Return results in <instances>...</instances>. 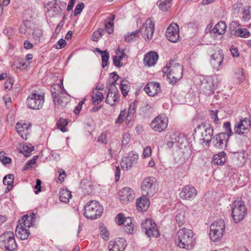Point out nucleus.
I'll use <instances>...</instances> for the list:
<instances>
[{
  "label": "nucleus",
  "mask_w": 251,
  "mask_h": 251,
  "mask_svg": "<svg viewBox=\"0 0 251 251\" xmlns=\"http://www.w3.org/2000/svg\"><path fill=\"white\" fill-rule=\"evenodd\" d=\"M176 245L179 248L190 250L195 244V238L192 230L185 228L179 229L175 239Z\"/></svg>",
  "instance_id": "obj_1"
},
{
  "label": "nucleus",
  "mask_w": 251,
  "mask_h": 251,
  "mask_svg": "<svg viewBox=\"0 0 251 251\" xmlns=\"http://www.w3.org/2000/svg\"><path fill=\"white\" fill-rule=\"evenodd\" d=\"M163 73L167 74V77L171 83H175L180 79L183 75V67L178 63L167 64L163 69Z\"/></svg>",
  "instance_id": "obj_2"
},
{
  "label": "nucleus",
  "mask_w": 251,
  "mask_h": 251,
  "mask_svg": "<svg viewBox=\"0 0 251 251\" xmlns=\"http://www.w3.org/2000/svg\"><path fill=\"white\" fill-rule=\"evenodd\" d=\"M61 86L58 84L53 85L51 88V92L53 98V101L56 108L65 107L69 102V99L65 92H60Z\"/></svg>",
  "instance_id": "obj_3"
},
{
  "label": "nucleus",
  "mask_w": 251,
  "mask_h": 251,
  "mask_svg": "<svg viewBox=\"0 0 251 251\" xmlns=\"http://www.w3.org/2000/svg\"><path fill=\"white\" fill-rule=\"evenodd\" d=\"M103 207L95 201L87 202L85 206L84 216L91 219L100 217L103 213Z\"/></svg>",
  "instance_id": "obj_4"
},
{
  "label": "nucleus",
  "mask_w": 251,
  "mask_h": 251,
  "mask_svg": "<svg viewBox=\"0 0 251 251\" xmlns=\"http://www.w3.org/2000/svg\"><path fill=\"white\" fill-rule=\"evenodd\" d=\"M225 225L223 220L220 219L214 222L210 227V237L214 242L221 240L225 231Z\"/></svg>",
  "instance_id": "obj_5"
},
{
  "label": "nucleus",
  "mask_w": 251,
  "mask_h": 251,
  "mask_svg": "<svg viewBox=\"0 0 251 251\" xmlns=\"http://www.w3.org/2000/svg\"><path fill=\"white\" fill-rule=\"evenodd\" d=\"M0 245L8 251L16 249L17 245L13 232L6 231L0 236Z\"/></svg>",
  "instance_id": "obj_6"
},
{
  "label": "nucleus",
  "mask_w": 251,
  "mask_h": 251,
  "mask_svg": "<svg viewBox=\"0 0 251 251\" xmlns=\"http://www.w3.org/2000/svg\"><path fill=\"white\" fill-rule=\"evenodd\" d=\"M156 180L153 177L145 178L141 185L142 193L144 196L151 197L156 192Z\"/></svg>",
  "instance_id": "obj_7"
},
{
  "label": "nucleus",
  "mask_w": 251,
  "mask_h": 251,
  "mask_svg": "<svg viewBox=\"0 0 251 251\" xmlns=\"http://www.w3.org/2000/svg\"><path fill=\"white\" fill-rule=\"evenodd\" d=\"M43 93H33L26 99V104L29 108L39 110L42 108L45 101Z\"/></svg>",
  "instance_id": "obj_8"
},
{
  "label": "nucleus",
  "mask_w": 251,
  "mask_h": 251,
  "mask_svg": "<svg viewBox=\"0 0 251 251\" xmlns=\"http://www.w3.org/2000/svg\"><path fill=\"white\" fill-rule=\"evenodd\" d=\"M247 210L242 201H235L232 210V217L234 221L238 223L244 219Z\"/></svg>",
  "instance_id": "obj_9"
},
{
  "label": "nucleus",
  "mask_w": 251,
  "mask_h": 251,
  "mask_svg": "<svg viewBox=\"0 0 251 251\" xmlns=\"http://www.w3.org/2000/svg\"><path fill=\"white\" fill-rule=\"evenodd\" d=\"M142 229L149 237L158 238L160 234L156 224L151 219H147L142 223Z\"/></svg>",
  "instance_id": "obj_10"
},
{
  "label": "nucleus",
  "mask_w": 251,
  "mask_h": 251,
  "mask_svg": "<svg viewBox=\"0 0 251 251\" xmlns=\"http://www.w3.org/2000/svg\"><path fill=\"white\" fill-rule=\"evenodd\" d=\"M168 119L165 115H158L151 121L150 124L151 128L156 132H161L167 127Z\"/></svg>",
  "instance_id": "obj_11"
},
{
  "label": "nucleus",
  "mask_w": 251,
  "mask_h": 251,
  "mask_svg": "<svg viewBox=\"0 0 251 251\" xmlns=\"http://www.w3.org/2000/svg\"><path fill=\"white\" fill-rule=\"evenodd\" d=\"M154 29V25L151 19H148L138 30V33L141 32L143 38L146 41H150L152 37Z\"/></svg>",
  "instance_id": "obj_12"
},
{
  "label": "nucleus",
  "mask_w": 251,
  "mask_h": 251,
  "mask_svg": "<svg viewBox=\"0 0 251 251\" xmlns=\"http://www.w3.org/2000/svg\"><path fill=\"white\" fill-rule=\"evenodd\" d=\"M251 126V121L248 118L241 119L235 124L234 133L238 135L247 134L250 131Z\"/></svg>",
  "instance_id": "obj_13"
},
{
  "label": "nucleus",
  "mask_w": 251,
  "mask_h": 251,
  "mask_svg": "<svg viewBox=\"0 0 251 251\" xmlns=\"http://www.w3.org/2000/svg\"><path fill=\"white\" fill-rule=\"evenodd\" d=\"M198 128L201 131L202 137L201 140L206 143H209L211 141L213 134V128L211 125L206 123H202L198 126Z\"/></svg>",
  "instance_id": "obj_14"
},
{
  "label": "nucleus",
  "mask_w": 251,
  "mask_h": 251,
  "mask_svg": "<svg viewBox=\"0 0 251 251\" xmlns=\"http://www.w3.org/2000/svg\"><path fill=\"white\" fill-rule=\"evenodd\" d=\"M135 198V194L132 189L125 187L119 192V200L124 204L132 201Z\"/></svg>",
  "instance_id": "obj_15"
},
{
  "label": "nucleus",
  "mask_w": 251,
  "mask_h": 251,
  "mask_svg": "<svg viewBox=\"0 0 251 251\" xmlns=\"http://www.w3.org/2000/svg\"><path fill=\"white\" fill-rule=\"evenodd\" d=\"M166 36L170 42H176L179 37L178 25L175 23L171 24L167 29Z\"/></svg>",
  "instance_id": "obj_16"
},
{
  "label": "nucleus",
  "mask_w": 251,
  "mask_h": 251,
  "mask_svg": "<svg viewBox=\"0 0 251 251\" xmlns=\"http://www.w3.org/2000/svg\"><path fill=\"white\" fill-rule=\"evenodd\" d=\"M119 92L116 86L114 85H109L105 102L112 106L119 100Z\"/></svg>",
  "instance_id": "obj_17"
},
{
  "label": "nucleus",
  "mask_w": 251,
  "mask_h": 251,
  "mask_svg": "<svg viewBox=\"0 0 251 251\" xmlns=\"http://www.w3.org/2000/svg\"><path fill=\"white\" fill-rule=\"evenodd\" d=\"M138 155L136 153L131 152L128 156L123 158L121 162V167L123 169L127 170L137 162Z\"/></svg>",
  "instance_id": "obj_18"
},
{
  "label": "nucleus",
  "mask_w": 251,
  "mask_h": 251,
  "mask_svg": "<svg viewBox=\"0 0 251 251\" xmlns=\"http://www.w3.org/2000/svg\"><path fill=\"white\" fill-rule=\"evenodd\" d=\"M223 59L224 55L222 51L218 49L211 57V65L214 69L219 71L221 68V65L223 63Z\"/></svg>",
  "instance_id": "obj_19"
},
{
  "label": "nucleus",
  "mask_w": 251,
  "mask_h": 251,
  "mask_svg": "<svg viewBox=\"0 0 251 251\" xmlns=\"http://www.w3.org/2000/svg\"><path fill=\"white\" fill-rule=\"evenodd\" d=\"M126 245V240L124 238H116L109 242V251H124Z\"/></svg>",
  "instance_id": "obj_20"
},
{
  "label": "nucleus",
  "mask_w": 251,
  "mask_h": 251,
  "mask_svg": "<svg viewBox=\"0 0 251 251\" xmlns=\"http://www.w3.org/2000/svg\"><path fill=\"white\" fill-rule=\"evenodd\" d=\"M197 194V191L194 187L186 185L182 188L180 193V197L183 200H192L196 197Z\"/></svg>",
  "instance_id": "obj_21"
},
{
  "label": "nucleus",
  "mask_w": 251,
  "mask_h": 251,
  "mask_svg": "<svg viewBox=\"0 0 251 251\" xmlns=\"http://www.w3.org/2000/svg\"><path fill=\"white\" fill-rule=\"evenodd\" d=\"M227 140L226 134L222 132L216 135L213 137L212 143L216 148L223 149L226 147Z\"/></svg>",
  "instance_id": "obj_22"
},
{
  "label": "nucleus",
  "mask_w": 251,
  "mask_h": 251,
  "mask_svg": "<svg viewBox=\"0 0 251 251\" xmlns=\"http://www.w3.org/2000/svg\"><path fill=\"white\" fill-rule=\"evenodd\" d=\"M144 90L146 93L151 97H153L160 91V86L158 82H149L145 87Z\"/></svg>",
  "instance_id": "obj_23"
},
{
  "label": "nucleus",
  "mask_w": 251,
  "mask_h": 251,
  "mask_svg": "<svg viewBox=\"0 0 251 251\" xmlns=\"http://www.w3.org/2000/svg\"><path fill=\"white\" fill-rule=\"evenodd\" d=\"M36 218V215L32 214V215H24L21 220L19 221V225H21L22 226L29 228L32 226Z\"/></svg>",
  "instance_id": "obj_24"
},
{
  "label": "nucleus",
  "mask_w": 251,
  "mask_h": 251,
  "mask_svg": "<svg viewBox=\"0 0 251 251\" xmlns=\"http://www.w3.org/2000/svg\"><path fill=\"white\" fill-rule=\"evenodd\" d=\"M158 59V54L154 51H151L145 55L144 63L146 66H151L156 63Z\"/></svg>",
  "instance_id": "obj_25"
},
{
  "label": "nucleus",
  "mask_w": 251,
  "mask_h": 251,
  "mask_svg": "<svg viewBox=\"0 0 251 251\" xmlns=\"http://www.w3.org/2000/svg\"><path fill=\"white\" fill-rule=\"evenodd\" d=\"M147 196H143L136 201V206L138 210L141 211H146L150 205V201Z\"/></svg>",
  "instance_id": "obj_26"
},
{
  "label": "nucleus",
  "mask_w": 251,
  "mask_h": 251,
  "mask_svg": "<svg viewBox=\"0 0 251 251\" xmlns=\"http://www.w3.org/2000/svg\"><path fill=\"white\" fill-rule=\"evenodd\" d=\"M226 29V25L225 22L220 21L218 22L210 31V34L213 35L217 34L222 35L224 34Z\"/></svg>",
  "instance_id": "obj_27"
},
{
  "label": "nucleus",
  "mask_w": 251,
  "mask_h": 251,
  "mask_svg": "<svg viewBox=\"0 0 251 251\" xmlns=\"http://www.w3.org/2000/svg\"><path fill=\"white\" fill-rule=\"evenodd\" d=\"M15 234L17 237L22 240H25L29 236L30 232L28 228L18 224L16 227Z\"/></svg>",
  "instance_id": "obj_28"
},
{
  "label": "nucleus",
  "mask_w": 251,
  "mask_h": 251,
  "mask_svg": "<svg viewBox=\"0 0 251 251\" xmlns=\"http://www.w3.org/2000/svg\"><path fill=\"white\" fill-rule=\"evenodd\" d=\"M91 97L93 103L94 104H98L100 103L103 99V94L102 92L99 91V89L94 90Z\"/></svg>",
  "instance_id": "obj_29"
},
{
  "label": "nucleus",
  "mask_w": 251,
  "mask_h": 251,
  "mask_svg": "<svg viewBox=\"0 0 251 251\" xmlns=\"http://www.w3.org/2000/svg\"><path fill=\"white\" fill-rule=\"evenodd\" d=\"M115 16L114 15L111 14L108 17L105 22V28L109 34H111L113 32L114 23Z\"/></svg>",
  "instance_id": "obj_30"
},
{
  "label": "nucleus",
  "mask_w": 251,
  "mask_h": 251,
  "mask_svg": "<svg viewBox=\"0 0 251 251\" xmlns=\"http://www.w3.org/2000/svg\"><path fill=\"white\" fill-rule=\"evenodd\" d=\"M172 0H158L157 5L162 11H168L172 6Z\"/></svg>",
  "instance_id": "obj_31"
},
{
  "label": "nucleus",
  "mask_w": 251,
  "mask_h": 251,
  "mask_svg": "<svg viewBox=\"0 0 251 251\" xmlns=\"http://www.w3.org/2000/svg\"><path fill=\"white\" fill-rule=\"evenodd\" d=\"M95 51L101 55L102 67L103 68H104L108 64V61L109 58V54L108 52L106 50H101L98 48H96Z\"/></svg>",
  "instance_id": "obj_32"
},
{
  "label": "nucleus",
  "mask_w": 251,
  "mask_h": 251,
  "mask_svg": "<svg viewBox=\"0 0 251 251\" xmlns=\"http://www.w3.org/2000/svg\"><path fill=\"white\" fill-rule=\"evenodd\" d=\"M226 153L224 151L219 153L214 156L213 162L215 165L223 164L226 161Z\"/></svg>",
  "instance_id": "obj_33"
},
{
  "label": "nucleus",
  "mask_w": 251,
  "mask_h": 251,
  "mask_svg": "<svg viewBox=\"0 0 251 251\" xmlns=\"http://www.w3.org/2000/svg\"><path fill=\"white\" fill-rule=\"evenodd\" d=\"M34 150V147L31 144L25 143L23 144L22 149L20 150V151L25 156L28 157Z\"/></svg>",
  "instance_id": "obj_34"
},
{
  "label": "nucleus",
  "mask_w": 251,
  "mask_h": 251,
  "mask_svg": "<svg viewBox=\"0 0 251 251\" xmlns=\"http://www.w3.org/2000/svg\"><path fill=\"white\" fill-rule=\"evenodd\" d=\"M71 192L67 190L63 189L60 192V201L62 202L67 203L69 201V199L71 198Z\"/></svg>",
  "instance_id": "obj_35"
},
{
  "label": "nucleus",
  "mask_w": 251,
  "mask_h": 251,
  "mask_svg": "<svg viewBox=\"0 0 251 251\" xmlns=\"http://www.w3.org/2000/svg\"><path fill=\"white\" fill-rule=\"evenodd\" d=\"M14 176L13 174H9L5 176L3 179V183L4 185H8L7 189L10 190L13 186Z\"/></svg>",
  "instance_id": "obj_36"
},
{
  "label": "nucleus",
  "mask_w": 251,
  "mask_h": 251,
  "mask_svg": "<svg viewBox=\"0 0 251 251\" xmlns=\"http://www.w3.org/2000/svg\"><path fill=\"white\" fill-rule=\"evenodd\" d=\"M124 230L127 233H132L133 231V225L132 223V219L130 217L126 218L124 223Z\"/></svg>",
  "instance_id": "obj_37"
},
{
  "label": "nucleus",
  "mask_w": 251,
  "mask_h": 251,
  "mask_svg": "<svg viewBox=\"0 0 251 251\" xmlns=\"http://www.w3.org/2000/svg\"><path fill=\"white\" fill-rule=\"evenodd\" d=\"M176 222L179 226H182L185 222V212L181 210L176 217Z\"/></svg>",
  "instance_id": "obj_38"
},
{
  "label": "nucleus",
  "mask_w": 251,
  "mask_h": 251,
  "mask_svg": "<svg viewBox=\"0 0 251 251\" xmlns=\"http://www.w3.org/2000/svg\"><path fill=\"white\" fill-rule=\"evenodd\" d=\"M235 34L236 36L243 38H247L250 35V32L246 28H239L235 30Z\"/></svg>",
  "instance_id": "obj_39"
},
{
  "label": "nucleus",
  "mask_w": 251,
  "mask_h": 251,
  "mask_svg": "<svg viewBox=\"0 0 251 251\" xmlns=\"http://www.w3.org/2000/svg\"><path fill=\"white\" fill-rule=\"evenodd\" d=\"M235 76L239 81H243L245 79V76L243 70L241 68H238L234 71Z\"/></svg>",
  "instance_id": "obj_40"
},
{
  "label": "nucleus",
  "mask_w": 251,
  "mask_h": 251,
  "mask_svg": "<svg viewBox=\"0 0 251 251\" xmlns=\"http://www.w3.org/2000/svg\"><path fill=\"white\" fill-rule=\"evenodd\" d=\"M68 122L66 120L64 119H60L57 122L58 128L63 132L67 131V128L66 126L67 125Z\"/></svg>",
  "instance_id": "obj_41"
},
{
  "label": "nucleus",
  "mask_w": 251,
  "mask_h": 251,
  "mask_svg": "<svg viewBox=\"0 0 251 251\" xmlns=\"http://www.w3.org/2000/svg\"><path fill=\"white\" fill-rule=\"evenodd\" d=\"M135 101L132 102L129 104V106L128 110V112L127 114V117L131 119L135 113Z\"/></svg>",
  "instance_id": "obj_42"
},
{
  "label": "nucleus",
  "mask_w": 251,
  "mask_h": 251,
  "mask_svg": "<svg viewBox=\"0 0 251 251\" xmlns=\"http://www.w3.org/2000/svg\"><path fill=\"white\" fill-rule=\"evenodd\" d=\"M0 161L3 164H9L11 162V159L5 156V153L4 151H1L0 152Z\"/></svg>",
  "instance_id": "obj_43"
},
{
  "label": "nucleus",
  "mask_w": 251,
  "mask_h": 251,
  "mask_svg": "<svg viewBox=\"0 0 251 251\" xmlns=\"http://www.w3.org/2000/svg\"><path fill=\"white\" fill-rule=\"evenodd\" d=\"M119 76L116 72L110 74L109 78L110 85H114L116 86V81L118 80Z\"/></svg>",
  "instance_id": "obj_44"
},
{
  "label": "nucleus",
  "mask_w": 251,
  "mask_h": 251,
  "mask_svg": "<svg viewBox=\"0 0 251 251\" xmlns=\"http://www.w3.org/2000/svg\"><path fill=\"white\" fill-rule=\"evenodd\" d=\"M138 34V30L128 33L125 36V40L127 42H130L131 40L133 39L134 38L136 37Z\"/></svg>",
  "instance_id": "obj_45"
},
{
  "label": "nucleus",
  "mask_w": 251,
  "mask_h": 251,
  "mask_svg": "<svg viewBox=\"0 0 251 251\" xmlns=\"http://www.w3.org/2000/svg\"><path fill=\"white\" fill-rule=\"evenodd\" d=\"M224 127L225 128V130L226 131V133H225V134H226V136H227L228 137L229 136L232 135L233 132L230 127V122H227L225 123L224 125Z\"/></svg>",
  "instance_id": "obj_46"
},
{
  "label": "nucleus",
  "mask_w": 251,
  "mask_h": 251,
  "mask_svg": "<svg viewBox=\"0 0 251 251\" xmlns=\"http://www.w3.org/2000/svg\"><path fill=\"white\" fill-rule=\"evenodd\" d=\"M123 58L120 55H116L113 57V62L114 65L118 67H120L123 66L122 60Z\"/></svg>",
  "instance_id": "obj_47"
},
{
  "label": "nucleus",
  "mask_w": 251,
  "mask_h": 251,
  "mask_svg": "<svg viewBox=\"0 0 251 251\" xmlns=\"http://www.w3.org/2000/svg\"><path fill=\"white\" fill-rule=\"evenodd\" d=\"M97 141L104 144H107V133L102 132L98 137Z\"/></svg>",
  "instance_id": "obj_48"
},
{
  "label": "nucleus",
  "mask_w": 251,
  "mask_h": 251,
  "mask_svg": "<svg viewBox=\"0 0 251 251\" xmlns=\"http://www.w3.org/2000/svg\"><path fill=\"white\" fill-rule=\"evenodd\" d=\"M206 83L207 85L205 86V89H206V92L210 94L215 90V86L213 84H212V82L210 80L206 81Z\"/></svg>",
  "instance_id": "obj_49"
},
{
  "label": "nucleus",
  "mask_w": 251,
  "mask_h": 251,
  "mask_svg": "<svg viewBox=\"0 0 251 251\" xmlns=\"http://www.w3.org/2000/svg\"><path fill=\"white\" fill-rule=\"evenodd\" d=\"M124 81H122L121 84V89L122 94L124 96L126 97L128 93L129 88L127 84H124Z\"/></svg>",
  "instance_id": "obj_50"
},
{
  "label": "nucleus",
  "mask_w": 251,
  "mask_h": 251,
  "mask_svg": "<svg viewBox=\"0 0 251 251\" xmlns=\"http://www.w3.org/2000/svg\"><path fill=\"white\" fill-rule=\"evenodd\" d=\"M125 219L126 218L124 217V215L120 213L117 215L115 221L119 225H121L124 224Z\"/></svg>",
  "instance_id": "obj_51"
},
{
  "label": "nucleus",
  "mask_w": 251,
  "mask_h": 251,
  "mask_svg": "<svg viewBox=\"0 0 251 251\" xmlns=\"http://www.w3.org/2000/svg\"><path fill=\"white\" fill-rule=\"evenodd\" d=\"M128 50H126V49L123 50H121L120 48H119L117 50V52H116L117 55H120L122 58H127L128 57V55L127 54L126 52H128Z\"/></svg>",
  "instance_id": "obj_52"
},
{
  "label": "nucleus",
  "mask_w": 251,
  "mask_h": 251,
  "mask_svg": "<svg viewBox=\"0 0 251 251\" xmlns=\"http://www.w3.org/2000/svg\"><path fill=\"white\" fill-rule=\"evenodd\" d=\"M84 8V3L82 2L78 3L76 6L75 7L74 10V14L75 15H77L82 11V9Z\"/></svg>",
  "instance_id": "obj_53"
},
{
  "label": "nucleus",
  "mask_w": 251,
  "mask_h": 251,
  "mask_svg": "<svg viewBox=\"0 0 251 251\" xmlns=\"http://www.w3.org/2000/svg\"><path fill=\"white\" fill-rule=\"evenodd\" d=\"M17 131L19 134V135L23 139L26 140V135L28 133L27 131V129H25V130L22 131L20 130L19 127H16Z\"/></svg>",
  "instance_id": "obj_54"
},
{
  "label": "nucleus",
  "mask_w": 251,
  "mask_h": 251,
  "mask_svg": "<svg viewBox=\"0 0 251 251\" xmlns=\"http://www.w3.org/2000/svg\"><path fill=\"white\" fill-rule=\"evenodd\" d=\"M151 148L148 146L146 147L143 151V157L144 158L149 157L151 155Z\"/></svg>",
  "instance_id": "obj_55"
},
{
  "label": "nucleus",
  "mask_w": 251,
  "mask_h": 251,
  "mask_svg": "<svg viewBox=\"0 0 251 251\" xmlns=\"http://www.w3.org/2000/svg\"><path fill=\"white\" fill-rule=\"evenodd\" d=\"M141 111L144 113L146 114H148L150 113L152 111V107L151 105L149 104H146V105L143 106L141 109Z\"/></svg>",
  "instance_id": "obj_56"
},
{
  "label": "nucleus",
  "mask_w": 251,
  "mask_h": 251,
  "mask_svg": "<svg viewBox=\"0 0 251 251\" xmlns=\"http://www.w3.org/2000/svg\"><path fill=\"white\" fill-rule=\"evenodd\" d=\"M66 44L65 41L63 39H61L55 45V47L56 49H61L64 47Z\"/></svg>",
  "instance_id": "obj_57"
},
{
  "label": "nucleus",
  "mask_w": 251,
  "mask_h": 251,
  "mask_svg": "<svg viewBox=\"0 0 251 251\" xmlns=\"http://www.w3.org/2000/svg\"><path fill=\"white\" fill-rule=\"evenodd\" d=\"M230 51L233 57H237L239 56V53L237 48L234 46H232L230 47Z\"/></svg>",
  "instance_id": "obj_58"
},
{
  "label": "nucleus",
  "mask_w": 251,
  "mask_h": 251,
  "mask_svg": "<svg viewBox=\"0 0 251 251\" xmlns=\"http://www.w3.org/2000/svg\"><path fill=\"white\" fill-rule=\"evenodd\" d=\"M113 157V154L112 153V149L111 148H109L107 151V153L105 154V159L102 161V162H104L105 161H109Z\"/></svg>",
  "instance_id": "obj_59"
},
{
  "label": "nucleus",
  "mask_w": 251,
  "mask_h": 251,
  "mask_svg": "<svg viewBox=\"0 0 251 251\" xmlns=\"http://www.w3.org/2000/svg\"><path fill=\"white\" fill-rule=\"evenodd\" d=\"M36 185L35 186H34V188L35 189H36L37 190L35 192V194H37L39 192H40L41 190V181L39 179H37L36 180Z\"/></svg>",
  "instance_id": "obj_60"
},
{
  "label": "nucleus",
  "mask_w": 251,
  "mask_h": 251,
  "mask_svg": "<svg viewBox=\"0 0 251 251\" xmlns=\"http://www.w3.org/2000/svg\"><path fill=\"white\" fill-rule=\"evenodd\" d=\"M100 32H98V31H95L92 36V40L95 42H97L99 39L101 37Z\"/></svg>",
  "instance_id": "obj_61"
},
{
  "label": "nucleus",
  "mask_w": 251,
  "mask_h": 251,
  "mask_svg": "<svg viewBox=\"0 0 251 251\" xmlns=\"http://www.w3.org/2000/svg\"><path fill=\"white\" fill-rule=\"evenodd\" d=\"M37 158V155H34L32 159H30L27 161V162L26 163V165L27 166V168L29 167H30L32 165H34L36 163V160Z\"/></svg>",
  "instance_id": "obj_62"
},
{
  "label": "nucleus",
  "mask_w": 251,
  "mask_h": 251,
  "mask_svg": "<svg viewBox=\"0 0 251 251\" xmlns=\"http://www.w3.org/2000/svg\"><path fill=\"white\" fill-rule=\"evenodd\" d=\"M16 127H19L20 130L22 131L25 130V129H27L28 131L29 128V126H27L26 124H24L23 125H22L21 124H20L19 123L17 124L16 128Z\"/></svg>",
  "instance_id": "obj_63"
},
{
  "label": "nucleus",
  "mask_w": 251,
  "mask_h": 251,
  "mask_svg": "<svg viewBox=\"0 0 251 251\" xmlns=\"http://www.w3.org/2000/svg\"><path fill=\"white\" fill-rule=\"evenodd\" d=\"M217 113H218V111L217 110H216V111L212 110V111H211V118L213 119V120H214V121L215 122H216L219 120V118H218V116H217Z\"/></svg>",
  "instance_id": "obj_64"
}]
</instances>
